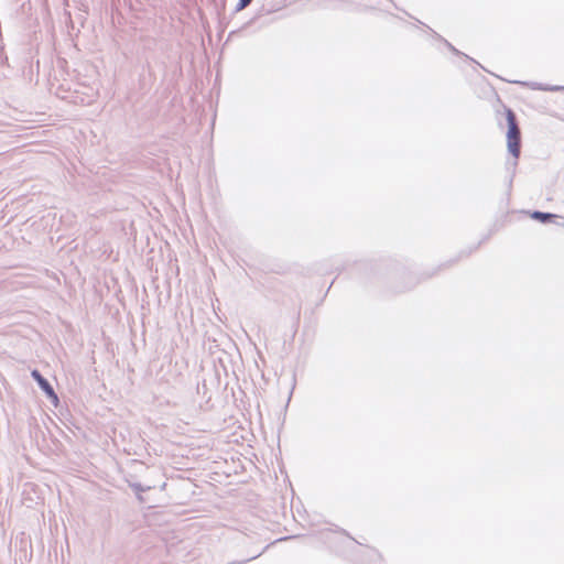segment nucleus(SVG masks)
<instances>
[{
    "label": "nucleus",
    "instance_id": "14",
    "mask_svg": "<svg viewBox=\"0 0 564 564\" xmlns=\"http://www.w3.org/2000/svg\"><path fill=\"white\" fill-rule=\"evenodd\" d=\"M248 462L253 465L254 469L259 470V467L254 464L253 459L249 456Z\"/></svg>",
    "mask_w": 564,
    "mask_h": 564
},
{
    "label": "nucleus",
    "instance_id": "3",
    "mask_svg": "<svg viewBox=\"0 0 564 564\" xmlns=\"http://www.w3.org/2000/svg\"><path fill=\"white\" fill-rule=\"evenodd\" d=\"M530 217L541 224H555L558 226V220L562 216L549 212L533 210L530 213Z\"/></svg>",
    "mask_w": 564,
    "mask_h": 564
},
{
    "label": "nucleus",
    "instance_id": "11",
    "mask_svg": "<svg viewBox=\"0 0 564 564\" xmlns=\"http://www.w3.org/2000/svg\"><path fill=\"white\" fill-rule=\"evenodd\" d=\"M239 393L241 395L240 401L243 403V397L246 395V392H245V390L242 389L241 386H239Z\"/></svg>",
    "mask_w": 564,
    "mask_h": 564
},
{
    "label": "nucleus",
    "instance_id": "5",
    "mask_svg": "<svg viewBox=\"0 0 564 564\" xmlns=\"http://www.w3.org/2000/svg\"><path fill=\"white\" fill-rule=\"evenodd\" d=\"M31 377L37 383V386L44 392V394H47L54 389L52 384L48 382V380L44 378L37 369H33L31 371Z\"/></svg>",
    "mask_w": 564,
    "mask_h": 564
},
{
    "label": "nucleus",
    "instance_id": "7",
    "mask_svg": "<svg viewBox=\"0 0 564 564\" xmlns=\"http://www.w3.org/2000/svg\"><path fill=\"white\" fill-rule=\"evenodd\" d=\"M45 395H46V398L51 401V403L54 406H58L59 399H58V395H57V393L55 392L54 389L51 392H48L47 394H45Z\"/></svg>",
    "mask_w": 564,
    "mask_h": 564
},
{
    "label": "nucleus",
    "instance_id": "10",
    "mask_svg": "<svg viewBox=\"0 0 564 564\" xmlns=\"http://www.w3.org/2000/svg\"><path fill=\"white\" fill-rule=\"evenodd\" d=\"M239 35V31H231L228 35V40H227V43L229 41H232L235 36H238Z\"/></svg>",
    "mask_w": 564,
    "mask_h": 564
},
{
    "label": "nucleus",
    "instance_id": "12",
    "mask_svg": "<svg viewBox=\"0 0 564 564\" xmlns=\"http://www.w3.org/2000/svg\"><path fill=\"white\" fill-rule=\"evenodd\" d=\"M200 389H206V382L205 380H203V383H202V387L198 384L197 386V392L200 393Z\"/></svg>",
    "mask_w": 564,
    "mask_h": 564
},
{
    "label": "nucleus",
    "instance_id": "1",
    "mask_svg": "<svg viewBox=\"0 0 564 564\" xmlns=\"http://www.w3.org/2000/svg\"><path fill=\"white\" fill-rule=\"evenodd\" d=\"M270 512L253 505V499L249 494V541L253 544L259 543L260 547L253 551L249 550V562L259 557L274 542L271 541V531L268 525Z\"/></svg>",
    "mask_w": 564,
    "mask_h": 564
},
{
    "label": "nucleus",
    "instance_id": "16",
    "mask_svg": "<svg viewBox=\"0 0 564 564\" xmlns=\"http://www.w3.org/2000/svg\"><path fill=\"white\" fill-rule=\"evenodd\" d=\"M232 397H235V400L238 401V397H237L236 392L232 393Z\"/></svg>",
    "mask_w": 564,
    "mask_h": 564
},
{
    "label": "nucleus",
    "instance_id": "6",
    "mask_svg": "<svg viewBox=\"0 0 564 564\" xmlns=\"http://www.w3.org/2000/svg\"><path fill=\"white\" fill-rule=\"evenodd\" d=\"M127 481H128V486L135 492L138 500L140 502H144V498L142 497L141 492L148 491L152 487L143 486L141 482H137V481H130V480H127Z\"/></svg>",
    "mask_w": 564,
    "mask_h": 564
},
{
    "label": "nucleus",
    "instance_id": "8",
    "mask_svg": "<svg viewBox=\"0 0 564 564\" xmlns=\"http://www.w3.org/2000/svg\"><path fill=\"white\" fill-rule=\"evenodd\" d=\"M443 41L445 42L446 46L456 55H460L462 52H459L456 47H454L448 41L444 40Z\"/></svg>",
    "mask_w": 564,
    "mask_h": 564
},
{
    "label": "nucleus",
    "instance_id": "17",
    "mask_svg": "<svg viewBox=\"0 0 564 564\" xmlns=\"http://www.w3.org/2000/svg\"><path fill=\"white\" fill-rule=\"evenodd\" d=\"M252 0H249V3L251 2Z\"/></svg>",
    "mask_w": 564,
    "mask_h": 564
},
{
    "label": "nucleus",
    "instance_id": "4",
    "mask_svg": "<svg viewBox=\"0 0 564 564\" xmlns=\"http://www.w3.org/2000/svg\"><path fill=\"white\" fill-rule=\"evenodd\" d=\"M512 83L521 85L523 87H530L531 89H534V90L564 91V86H553V85H547V84H542V83H536V82L529 83V82H521V80H513Z\"/></svg>",
    "mask_w": 564,
    "mask_h": 564
},
{
    "label": "nucleus",
    "instance_id": "13",
    "mask_svg": "<svg viewBox=\"0 0 564 564\" xmlns=\"http://www.w3.org/2000/svg\"><path fill=\"white\" fill-rule=\"evenodd\" d=\"M247 562V560H241V561H232V562H229L228 564H245Z\"/></svg>",
    "mask_w": 564,
    "mask_h": 564
},
{
    "label": "nucleus",
    "instance_id": "2",
    "mask_svg": "<svg viewBox=\"0 0 564 564\" xmlns=\"http://www.w3.org/2000/svg\"><path fill=\"white\" fill-rule=\"evenodd\" d=\"M505 107V115L507 120V148L510 155L514 159L512 166L513 171L516 170L518 165V160L521 155V147H522V139H521V129L518 122V118L516 112L507 107Z\"/></svg>",
    "mask_w": 564,
    "mask_h": 564
},
{
    "label": "nucleus",
    "instance_id": "15",
    "mask_svg": "<svg viewBox=\"0 0 564 564\" xmlns=\"http://www.w3.org/2000/svg\"><path fill=\"white\" fill-rule=\"evenodd\" d=\"M558 226L564 228V216L558 220Z\"/></svg>",
    "mask_w": 564,
    "mask_h": 564
},
{
    "label": "nucleus",
    "instance_id": "9",
    "mask_svg": "<svg viewBox=\"0 0 564 564\" xmlns=\"http://www.w3.org/2000/svg\"><path fill=\"white\" fill-rule=\"evenodd\" d=\"M247 8V0H239L236 6V11H240Z\"/></svg>",
    "mask_w": 564,
    "mask_h": 564
}]
</instances>
